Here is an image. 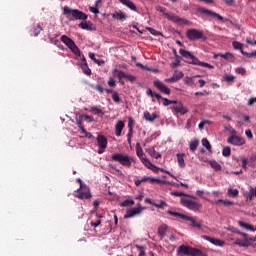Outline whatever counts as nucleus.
Segmentation results:
<instances>
[{"label":"nucleus","instance_id":"42","mask_svg":"<svg viewBox=\"0 0 256 256\" xmlns=\"http://www.w3.org/2000/svg\"><path fill=\"white\" fill-rule=\"evenodd\" d=\"M202 145L207 149V151H211V143H209V140L207 138L202 139Z\"/></svg>","mask_w":256,"mask_h":256},{"label":"nucleus","instance_id":"43","mask_svg":"<svg viewBox=\"0 0 256 256\" xmlns=\"http://www.w3.org/2000/svg\"><path fill=\"white\" fill-rule=\"evenodd\" d=\"M91 112L94 113V115H105L103 110H101L95 106L91 107Z\"/></svg>","mask_w":256,"mask_h":256},{"label":"nucleus","instance_id":"21","mask_svg":"<svg viewBox=\"0 0 256 256\" xmlns=\"http://www.w3.org/2000/svg\"><path fill=\"white\" fill-rule=\"evenodd\" d=\"M80 67L85 75H91V68L87 65V59H85V56L82 58V64Z\"/></svg>","mask_w":256,"mask_h":256},{"label":"nucleus","instance_id":"34","mask_svg":"<svg viewBox=\"0 0 256 256\" xmlns=\"http://www.w3.org/2000/svg\"><path fill=\"white\" fill-rule=\"evenodd\" d=\"M197 147H199V140L195 139L189 142V149L192 153L197 151Z\"/></svg>","mask_w":256,"mask_h":256},{"label":"nucleus","instance_id":"47","mask_svg":"<svg viewBox=\"0 0 256 256\" xmlns=\"http://www.w3.org/2000/svg\"><path fill=\"white\" fill-rule=\"evenodd\" d=\"M83 118H81V116L79 117V119L76 120V125L79 129H81V131H83V129H85V127H83Z\"/></svg>","mask_w":256,"mask_h":256},{"label":"nucleus","instance_id":"48","mask_svg":"<svg viewBox=\"0 0 256 256\" xmlns=\"http://www.w3.org/2000/svg\"><path fill=\"white\" fill-rule=\"evenodd\" d=\"M112 99L114 103H119L121 101V98L119 97V94L117 92H113Z\"/></svg>","mask_w":256,"mask_h":256},{"label":"nucleus","instance_id":"2","mask_svg":"<svg viewBox=\"0 0 256 256\" xmlns=\"http://www.w3.org/2000/svg\"><path fill=\"white\" fill-rule=\"evenodd\" d=\"M179 53L181 56L184 57V59H187V63H189V65H198V67H204L206 69H215L213 65L206 62H201V60L195 57V55H193V53H191L190 51L180 49Z\"/></svg>","mask_w":256,"mask_h":256},{"label":"nucleus","instance_id":"50","mask_svg":"<svg viewBox=\"0 0 256 256\" xmlns=\"http://www.w3.org/2000/svg\"><path fill=\"white\" fill-rule=\"evenodd\" d=\"M171 195H173V197H181L182 199V197H184L187 194H185L184 192L174 191V192H171Z\"/></svg>","mask_w":256,"mask_h":256},{"label":"nucleus","instance_id":"24","mask_svg":"<svg viewBox=\"0 0 256 256\" xmlns=\"http://www.w3.org/2000/svg\"><path fill=\"white\" fill-rule=\"evenodd\" d=\"M217 57H222L223 59H225L226 61H234L235 56H233L231 53L226 52L225 54H216L214 55V59H217Z\"/></svg>","mask_w":256,"mask_h":256},{"label":"nucleus","instance_id":"57","mask_svg":"<svg viewBox=\"0 0 256 256\" xmlns=\"http://www.w3.org/2000/svg\"><path fill=\"white\" fill-rule=\"evenodd\" d=\"M134 121H133V118L132 117H129L128 118V129L129 130H133V125H134Z\"/></svg>","mask_w":256,"mask_h":256},{"label":"nucleus","instance_id":"6","mask_svg":"<svg viewBox=\"0 0 256 256\" xmlns=\"http://www.w3.org/2000/svg\"><path fill=\"white\" fill-rule=\"evenodd\" d=\"M113 77H118L119 83H121V85H125V81H123V79L130 81V83H135V81H137V78L134 75L127 74L123 70L119 69L113 70Z\"/></svg>","mask_w":256,"mask_h":256},{"label":"nucleus","instance_id":"14","mask_svg":"<svg viewBox=\"0 0 256 256\" xmlns=\"http://www.w3.org/2000/svg\"><path fill=\"white\" fill-rule=\"evenodd\" d=\"M172 112L174 115H186V113H189V110L183 106V103L179 102L177 105L171 107Z\"/></svg>","mask_w":256,"mask_h":256},{"label":"nucleus","instance_id":"53","mask_svg":"<svg viewBox=\"0 0 256 256\" xmlns=\"http://www.w3.org/2000/svg\"><path fill=\"white\" fill-rule=\"evenodd\" d=\"M80 119H85V121H89L90 123L93 122V116L87 114L80 116Z\"/></svg>","mask_w":256,"mask_h":256},{"label":"nucleus","instance_id":"7","mask_svg":"<svg viewBox=\"0 0 256 256\" xmlns=\"http://www.w3.org/2000/svg\"><path fill=\"white\" fill-rule=\"evenodd\" d=\"M74 197H76V199H81L82 201L91 199V190L87 187V185H82L74 192Z\"/></svg>","mask_w":256,"mask_h":256},{"label":"nucleus","instance_id":"46","mask_svg":"<svg viewBox=\"0 0 256 256\" xmlns=\"http://www.w3.org/2000/svg\"><path fill=\"white\" fill-rule=\"evenodd\" d=\"M142 163L145 165V167H147L148 169H150V167H155V164L151 163V161H149V159H144L142 161Z\"/></svg>","mask_w":256,"mask_h":256},{"label":"nucleus","instance_id":"8","mask_svg":"<svg viewBox=\"0 0 256 256\" xmlns=\"http://www.w3.org/2000/svg\"><path fill=\"white\" fill-rule=\"evenodd\" d=\"M186 37L189 39V41H199V39H205V36L203 35V31L197 30L195 28L188 29L186 31Z\"/></svg>","mask_w":256,"mask_h":256},{"label":"nucleus","instance_id":"30","mask_svg":"<svg viewBox=\"0 0 256 256\" xmlns=\"http://www.w3.org/2000/svg\"><path fill=\"white\" fill-rule=\"evenodd\" d=\"M146 95H148V97H155V99H157V101H161V94L157 93V92H153V90H151V88H147L146 91Z\"/></svg>","mask_w":256,"mask_h":256},{"label":"nucleus","instance_id":"40","mask_svg":"<svg viewBox=\"0 0 256 256\" xmlns=\"http://www.w3.org/2000/svg\"><path fill=\"white\" fill-rule=\"evenodd\" d=\"M168 215H171L172 217H180V219H184L187 217L184 214L178 213V212H173L171 210L167 211Z\"/></svg>","mask_w":256,"mask_h":256},{"label":"nucleus","instance_id":"11","mask_svg":"<svg viewBox=\"0 0 256 256\" xmlns=\"http://www.w3.org/2000/svg\"><path fill=\"white\" fill-rule=\"evenodd\" d=\"M96 139L99 147L98 153L99 155H103V153H105V149H107V138L100 134Z\"/></svg>","mask_w":256,"mask_h":256},{"label":"nucleus","instance_id":"38","mask_svg":"<svg viewBox=\"0 0 256 256\" xmlns=\"http://www.w3.org/2000/svg\"><path fill=\"white\" fill-rule=\"evenodd\" d=\"M232 46L234 49L240 51L242 54L245 53V51L243 50V44L241 42L234 41L232 42Z\"/></svg>","mask_w":256,"mask_h":256},{"label":"nucleus","instance_id":"61","mask_svg":"<svg viewBox=\"0 0 256 256\" xmlns=\"http://www.w3.org/2000/svg\"><path fill=\"white\" fill-rule=\"evenodd\" d=\"M96 91H98V93H103V91H105V88H103V86H101L100 84H97L95 86Z\"/></svg>","mask_w":256,"mask_h":256},{"label":"nucleus","instance_id":"55","mask_svg":"<svg viewBox=\"0 0 256 256\" xmlns=\"http://www.w3.org/2000/svg\"><path fill=\"white\" fill-rule=\"evenodd\" d=\"M152 205H153V207H157V209H163V207L167 206V204L163 201H161L159 204L154 203Z\"/></svg>","mask_w":256,"mask_h":256},{"label":"nucleus","instance_id":"26","mask_svg":"<svg viewBox=\"0 0 256 256\" xmlns=\"http://www.w3.org/2000/svg\"><path fill=\"white\" fill-rule=\"evenodd\" d=\"M177 157V163L181 169H184L185 167V154L184 153H178L176 154Z\"/></svg>","mask_w":256,"mask_h":256},{"label":"nucleus","instance_id":"19","mask_svg":"<svg viewBox=\"0 0 256 256\" xmlns=\"http://www.w3.org/2000/svg\"><path fill=\"white\" fill-rule=\"evenodd\" d=\"M122 5L128 7L131 11L137 12V6L131 0H118Z\"/></svg>","mask_w":256,"mask_h":256},{"label":"nucleus","instance_id":"28","mask_svg":"<svg viewBox=\"0 0 256 256\" xmlns=\"http://www.w3.org/2000/svg\"><path fill=\"white\" fill-rule=\"evenodd\" d=\"M143 116H144V119L146 121H149L150 123H153V121H155V119H157V115L155 113L151 114V113H149V111H145Z\"/></svg>","mask_w":256,"mask_h":256},{"label":"nucleus","instance_id":"4","mask_svg":"<svg viewBox=\"0 0 256 256\" xmlns=\"http://www.w3.org/2000/svg\"><path fill=\"white\" fill-rule=\"evenodd\" d=\"M111 161H115V163H119L120 165H122V167H127L128 169H130L135 159L127 154L115 153L111 155Z\"/></svg>","mask_w":256,"mask_h":256},{"label":"nucleus","instance_id":"10","mask_svg":"<svg viewBox=\"0 0 256 256\" xmlns=\"http://www.w3.org/2000/svg\"><path fill=\"white\" fill-rule=\"evenodd\" d=\"M241 239L237 238L234 241V245H238L239 247H249L251 245V239L245 233H240Z\"/></svg>","mask_w":256,"mask_h":256},{"label":"nucleus","instance_id":"9","mask_svg":"<svg viewBox=\"0 0 256 256\" xmlns=\"http://www.w3.org/2000/svg\"><path fill=\"white\" fill-rule=\"evenodd\" d=\"M237 131L233 130L232 135L227 139V143L236 147H241L245 143V138L236 135Z\"/></svg>","mask_w":256,"mask_h":256},{"label":"nucleus","instance_id":"41","mask_svg":"<svg viewBox=\"0 0 256 256\" xmlns=\"http://www.w3.org/2000/svg\"><path fill=\"white\" fill-rule=\"evenodd\" d=\"M223 157H231V147L226 146L222 150Z\"/></svg>","mask_w":256,"mask_h":256},{"label":"nucleus","instance_id":"13","mask_svg":"<svg viewBox=\"0 0 256 256\" xmlns=\"http://www.w3.org/2000/svg\"><path fill=\"white\" fill-rule=\"evenodd\" d=\"M153 85L156 87V89H158V91H160V93H163L164 95H171V89L164 85L161 80H155Z\"/></svg>","mask_w":256,"mask_h":256},{"label":"nucleus","instance_id":"22","mask_svg":"<svg viewBox=\"0 0 256 256\" xmlns=\"http://www.w3.org/2000/svg\"><path fill=\"white\" fill-rule=\"evenodd\" d=\"M167 229H169L167 224H162L158 228V237L160 238L161 241H163V239H165V233H167Z\"/></svg>","mask_w":256,"mask_h":256},{"label":"nucleus","instance_id":"37","mask_svg":"<svg viewBox=\"0 0 256 256\" xmlns=\"http://www.w3.org/2000/svg\"><path fill=\"white\" fill-rule=\"evenodd\" d=\"M238 225L240 227H243V229H247L248 231H255V228H253V225L247 224L243 221H238Z\"/></svg>","mask_w":256,"mask_h":256},{"label":"nucleus","instance_id":"3","mask_svg":"<svg viewBox=\"0 0 256 256\" xmlns=\"http://www.w3.org/2000/svg\"><path fill=\"white\" fill-rule=\"evenodd\" d=\"M177 255L178 256H207V253H204L199 248H193L191 246L182 244L177 248Z\"/></svg>","mask_w":256,"mask_h":256},{"label":"nucleus","instance_id":"60","mask_svg":"<svg viewBox=\"0 0 256 256\" xmlns=\"http://www.w3.org/2000/svg\"><path fill=\"white\" fill-rule=\"evenodd\" d=\"M90 225L92 227H99V225H101V220L98 219L97 221H91Z\"/></svg>","mask_w":256,"mask_h":256},{"label":"nucleus","instance_id":"16","mask_svg":"<svg viewBox=\"0 0 256 256\" xmlns=\"http://www.w3.org/2000/svg\"><path fill=\"white\" fill-rule=\"evenodd\" d=\"M202 238L205 239V241H209V243H212V245H215L216 247H223L225 245V241L217 238H213L211 236L204 235Z\"/></svg>","mask_w":256,"mask_h":256},{"label":"nucleus","instance_id":"5","mask_svg":"<svg viewBox=\"0 0 256 256\" xmlns=\"http://www.w3.org/2000/svg\"><path fill=\"white\" fill-rule=\"evenodd\" d=\"M180 203L183 207H186V209H190V211H199V209H201V204L197 202V197L188 194L180 199Z\"/></svg>","mask_w":256,"mask_h":256},{"label":"nucleus","instance_id":"51","mask_svg":"<svg viewBox=\"0 0 256 256\" xmlns=\"http://www.w3.org/2000/svg\"><path fill=\"white\" fill-rule=\"evenodd\" d=\"M89 57L92 59V61H94V63H97V65H101V61L97 60V58H95V53L90 52Z\"/></svg>","mask_w":256,"mask_h":256},{"label":"nucleus","instance_id":"32","mask_svg":"<svg viewBox=\"0 0 256 256\" xmlns=\"http://www.w3.org/2000/svg\"><path fill=\"white\" fill-rule=\"evenodd\" d=\"M136 154L139 157L141 161H143L145 158V153H143V148H141V145L139 143L136 144Z\"/></svg>","mask_w":256,"mask_h":256},{"label":"nucleus","instance_id":"36","mask_svg":"<svg viewBox=\"0 0 256 256\" xmlns=\"http://www.w3.org/2000/svg\"><path fill=\"white\" fill-rule=\"evenodd\" d=\"M209 165L214 171H221V164L217 163V161L210 160Z\"/></svg>","mask_w":256,"mask_h":256},{"label":"nucleus","instance_id":"62","mask_svg":"<svg viewBox=\"0 0 256 256\" xmlns=\"http://www.w3.org/2000/svg\"><path fill=\"white\" fill-rule=\"evenodd\" d=\"M245 135L248 139H253V133L251 132V130L247 129L245 131Z\"/></svg>","mask_w":256,"mask_h":256},{"label":"nucleus","instance_id":"18","mask_svg":"<svg viewBox=\"0 0 256 256\" xmlns=\"http://www.w3.org/2000/svg\"><path fill=\"white\" fill-rule=\"evenodd\" d=\"M125 128V122L118 120L115 125V135L116 137H121V133L123 129Z\"/></svg>","mask_w":256,"mask_h":256},{"label":"nucleus","instance_id":"25","mask_svg":"<svg viewBox=\"0 0 256 256\" xmlns=\"http://www.w3.org/2000/svg\"><path fill=\"white\" fill-rule=\"evenodd\" d=\"M164 17H166L168 21H173V23H179V21H181V18L173 13H164Z\"/></svg>","mask_w":256,"mask_h":256},{"label":"nucleus","instance_id":"54","mask_svg":"<svg viewBox=\"0 0 256 256\" xmlns=\"http://www.w3.org/2000/svg\"><path fill=\"white\" fill-rule=\"evenodd\" d=\"M41 31H43V28L40 25L34 28V37H37Z\"/></svg>","mask_w":256,"mask_h":256},{"label":"nucleus","instance_id":"31","mask_svg":"<svg viewBox=\"0 0 256 256\" xmlns=\"http://www.w3.org/2000/svg\"><path fill=\"white\" fill-rule=\"evenodd\" d=\"M147 153L151 155L154 159H161V153L155 151V147L147 149Z\"/></svg>","mask_w":256,"mask_h":256},{"label":"nucleus","instance_id":"44","mask_svg":"<svg viewBox=\"0 0 256 256\" xmlns=\"http://www.w3.org/2000/svg\"><path fill=\"white\" fill-rule=\"evenodd\" d=\"M228 195L231 197H237V195H239V190L228 188Z\"/></svg>","mask_w":256,"mask_h":256},{"label":"nucleus","instance_id":"35","mask_svg":"<svg viewBox=\"0 0 256 256\" xmlns=\"http://www.w3.org/2000/svg\"><path fill=\"white\" fill-rule=\"evenodd\" d=\"M255 197H256V187L250 186L249 193L247 194V199H249V201H253Z\"/></svg>","mask_w":256,"mask_h":256},{"label":"nucleus","instance_id":"39","mask_svg":"<svg viewBox=\"0 0 256 256\" xmlns=\"http://www.w3.org/2000/svg\"><path fill=\"white\" fill-rule=\"evenodd\" d=\"M147 31H149V33L151 35H154V37H159V36L163 37V33H161L160 31L155 30L154 28L148 27Z\"/></svg>","mask_w":256,"mask_h":256},{"label":"nucleus","instance_id":"27","mask_svg":"<svg viewBox=\"0 0 256 256\" xmlns=\"http://www.w3.org/2000/svg\"><path fill=\"white\" fill-rule=\"evenodd\" d=\"M113 19H117L118 21H125L127 19V15L125 13L119 11V12H114L111 14Z\"/></svg>","mask_w":256,"mask_h":256},{"label":"nucleus","instance_id":"12","mask_svg":"<svg viewBox=\"0 0 256 256\" xmlns=\"http://www.w3.org/2000/svg\"><path fill=\"white\" fill-rule=\"evenodd\" d=\"M197 13H202L204 15H207L208 17H216L218 21H223V16L219 15L216 12H213L207 8L199 7L196 9Z\"/></svg>","mask_w":256,"mask_h":256},{"label":"nucleus","instance_id":"58","mask_svg":"<svg viewBox=\"0 0 256 256\" xmlns=\"http://www.w3.org/2000/svg\"><path fill=\"white\" fill-rule=\"evenodd\" d=\"M89 11H90L91 13H94V15H98V13H99V9L97 8V6H95V7L91 6V7L89 8Z\"/></svg>","mask_w":256,"mask_h":256},{"label":"nucleus","instance_id":"23","mask_svg":"<svg viewBox=\"0 0 256 256\" xmlns=\"http://www.w3.org/2000/svg\"><path fill=\"white\" fill-rule=\"evenodd\" d=\"M140 181L142 183H147V181L149 183H163V180L159 179V178H153V177H149V176H144L140 179Z\"/></svg>","mask_w":256,"mask_h":256},{"label":"nucleus","instance_id":"64","mask_svg":"<svg viewBox=\"0 0 256 256\" xmlns=\"http://www.w3.org/2000/svg\"><path fill=\"white\" fill-rule=\"evenodd\" d=\"M254 103H256V97H252L248 100V105L251 106V105H254Z\"/></svg>","mask_w":256,"mask_h":256},{"label":"nucleus","instance_id":"59","mask_svg":"<svg viewBox=\"0 0 256 256\" xmlns=\"http://www.w3.org/2000/svg\"><path fill=\"white\" fill-rule=\"evenodd\" d=\"M245 68L242 67H238L236 68V73H238V75H245Z\"/></svg>","mask_w":256,"mask_h":256},{"label":"nucleus","instance_id":"45","mask_svg":"<svg viewBox=\"0 0 256 256\" xmlns=\"http://www.w3.org/2000/svg\"><path fill=\"white\" fill-rule=\"evenodd\" d=\"M130 205H135V201L133 200H124L120 206L122 207H130Z\"/></svg>","mask_w":256,"mask_h":256},{"label":"nucleus","instance_id":"63","mask_svg":"<svg viewBox=\"0 0 256 256\" xmlns=\"http://www.w3.org/2000/svg\"><path fill=\"white\" fill-rule=\"evenodd\" d=\"M233 79H235V77H233L231 75H227L224 77V80H226L227 83H231V81H233Z\"/></svg>","mask_w":256,"mask_h":256},{"label":"nucleus","instance_id":"20","mask_svg":"<svg viewBox=\"0 0 256 256\" xmlns=\"http://www.w3.org/2000/svg\"><path fill=\"white\" fill-rule=\"evenodd\" d=\"M60 40L62 43H64V45H66V47H68V49L75 44V41H73V39L69 38L67 35H62Z\"/></svg>","mask_w":256,"mask_h":256},{"label":"nucleus","instance_id":"29","mask_svg":"<svg viewBox=\"0 0 256 256\" xmlns=\"http://www.w3.org/2000/svg\"><path fill=\"white\" fill-rule=\"evenodd\" d=\"M184 221H190V225L191 227H196L197 229H201V224H199L195 218L191 217V216H186V218H184Z\"/></svg>","mask_w":256,"mask_h":256},{"label":"nucleus","instance_id":"17","mask_svg":"<svg viewBox=\"0 0 256 256\" xmlns=\"http://www.w3.org/2000/svg\"><path fill=\"white\" fill-rule=\"evenodd\" d=\"M183 73L181 71L176 70L172 77L166 78V83H177V81H180V79H183Z\"/></svg>","mask_w":256,"mask_h":256},{"label":"nucleus","instance_id":"56","mask_svg":"<svg viewBox=\"0 0 256 256\" xmlns=\"http://www.w3.org/2000/svg\"><path fill=\"white\" fill-rule=\"evenodd\" d=\"M242 55H244L245 57H256V50L253 52H242Z\"/></svg>","mask_w":256,"mask_h":256},{"label":"nucleus","instance_id":"15","mask_svg":"<svg viewBox=\"0 0 256 256\" xmlns=\"http://www.w3.org/2000/svg\"><path fill=\"white\" fill-rule=\"evenodd\" d=\"M142 211H143V208L141 207L128 209L126 211V214L124 215V219H132V217H137V215H141Z\"/></svg>","mask_w":256,"mask_h":256},{"label":"nucleus","instance_id":"52","mask_svg":"<svg viewBox=\"0 0 256 256\" xmlns=\"http://www.w3.org/2000/svg\"><path fill=\"white\" fill-rule=\"evenodd\" d=\"M160 99L162 100L164 107H169V105H171V100H169L167 98H163V96H161Z\"/></svg>","mask_w":256,"mask_h":256},{"label":"nucleus","instance_id":"49","mask_svg":"<svg viewBox=\"0 0 256 256\" xmlns=\"http://www.w3.org/2000/svg\"><path fill=\"white\" fill-rule=\"evenodd\" d=\"M218 203H223V205H224L225 207H231V205H233V202H231V201H229V200H221V199H219V200H218Z\"/></svg>","mask_w":256,"mask_h":256},{"label":"nucleus","instance_id":"33","mask_svg":"<svg viewBox=\"0 0 256 256\" xmlns=\"http://www.w3.org/2000/svg\"><path fill=\"white\" fill-rule=\"evenodd\" d=\"M70 51H72V53H74V55H76V57H85L83 55V53H81V50L79 49V47L77 46V44H74L71 48Z\"/></svg>","mask_w":256,"mask_h":256},{"label":"nucleus","instance_id":"1","mask_svg":"<svg viewBox=\"0 0 256 256\" xmlns=\"http://www.w3.org/2000/svg\"><path fill=\"white\" fill-rule=\"evenodd\" d=\"M62 11L63 14L66 15V17H68V19L72 16L73 19L82 21L79 24V27H81V29H84L85 31L92 30L90 26L91 22H87V14H85L84 12L80 11L79 9H71L69 8V6L63 7Z\"/></svg>","mask_w":256,"mask_h":256}]
</instances>
